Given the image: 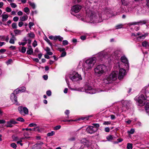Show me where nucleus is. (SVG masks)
Masks as SVG:
<instances>
[{
  "label": "nucleus",
  "mask_w": 149,
  "mask_h": 149,
  "mask_svg": "<svg viewBox=\"0 0 149 149\" xmlns=\"http://www.w3.org/2000/svg\"><path fill=\"white\" fill-rule=\"evenodd\" d=\"M88 6L86 8H88L86 10L87 15L88 16V19H89L90 22L91 23H98L102 21L103 20H105L107 19L102 17L101 13L97 12L96 13L93 11L92 10L89 9L88 8Z\"/></svg>",
  "instance_id": "nucleus-1"
},
{
  "label": "nucleus",
  "mask_w": 149,
  "mask_h": 149,
  "mask_svg": "<svg viewBox=\"0 0 149 149\" xmlns=\"http://www.w3.org/2000/svg\"><path fill=\"white\" fill-rule=\"evenodd\" d=\"M96 58L94 57L86 60L85 62L80 61L79 64H82L84 70L87 71L91 69L96 63Z\"/></svg>",
  "instance_id": "nucleus-2"
},
{
  "label": "nucleus",
  "mask_w": 149,
  "mask_h": 149,
  "mask_svg": "<svg viewBox=\"0 0 149 149\" xmlns=\"http://www.w3.org/2000/svg\"><path fill=\"white\" fill-rule=\"evenodd\" d=\"M107 70V67L104 65H97L95 68L94 71L96 75L100 76L103 74Z\"/></svg>",
  "instance_id": "nucleus-3"
},
{
  "label": "nucleus",
  "mask_w": 149,
  "mask_h": 149,
  "mask_svg": "<svg viewBox=\"0 0 149 149\" xmlns=\"http://www.w3.org/2000/svg\"><path fill=\"white\" fill-rule=\"evenodd\" d=\"M118 73L117 71L113 72L106 78L104 79V82L106 84H108L113 81L116 80L117 77Z\"/></svg>",
  "instance_id": "nucleus-4"
},
{
  "label": "nucleus",
  "mask_w": 149,
  "mask_h": 149,
  "mask_svg": "<svg viewBox=\"0 0 149 149\" xmlns=\"http://www.w3.org/2000/svg\"><path fill=\"white\" fill-rule=\"evenodd\" d=\"M70 78L73 81H77L82 79L81 75L76 72H74L72 75L70 76Z\"/></svg>",
  "instance_id": "nucleus-5"
},
{
  "label": "nucleus",
  "mask_w": 149,
  "mask_h": 149,
  "mask_svg": "<svg viewBox=\"0 0 149 149\" xmlns=\"http://www.w3.org/2000/svg\"><path fill=\"white\" fill-rule=\"evenodd\" d=\"M135 11L137 14H145L146 12L145 10L139 6H136L135 7Z\"/></svg>",
  "instance_id": "nucleus-6"
},
{
  "label": "nucleus",
  "mask_w": 149,
  "mask_h": 149,
  "mask_svg": "<svg viewBox=\"0 0 149 149\" xmlns=\"http://www.w3.org/2000/svg\"><path fill=\"white\" fill-rule=\"evenodd\" d=\"M81 6L79 5H75L73 6L71 8V14L73 15V12H74L75 13L79 12L81 9Z\"/></svg>",
  "instance_id": "nucleus-7"
},
{
  "label": "nucleus",
  "mask_w": 149,
  "mask_h": 149,
  "mask_svg": "<svg viewBox=\"0 0 149 149\" xmlns=\"http://www.w3.org/2000/svg\"><path fill=\"white\" fill-rule=\"evenodd\" d=\"M96 128H94L93 126H89L86 129V131L89 133L92 134L95 132L97 130Z\"/></svg>",
  "instance_id": "nucleus-8"
},
{
  "label": "nucleus",
  "mask_w": 149,
  "mask_h": 149,
  "mask_svg": "<svg viewBox=\"0 0 149 149\" xmlns=\"http://www.w3.org/2000/svg\"><path fill=\"white\" fill-rule=\"evenodd\" d=\"M126 74L125 70L121 68L120 69L118 74V79L120 80L122 79Z\"/></svg>",
  "instance_id": "nucleus-9"
},
{
  "label": "nucleus",
  "mask_w": 149,
  "mask_h": 149,
  "mask_svg": "<svg viewBox=\"0 0 149 149\" xmlns=\"http://www.w3.org/2000/svg\"><path fill=\"white\" fill-rule=\"evenodd\" d=\"M85 92L86 93L90 94H94L96 93V91L95 89H92V87L90 86H88L85 87Z\"/></svg>",
  "instance_id": "nucleus-10"
},
{
  "label": "nucleus",
  "mask_w": 149,
  "mask_h": 149,
  "mask_svg": "<svg viewBox=\"0 0 149 149\" xmlns=\"http://www.w3.org/2000/svg\"><path fill=\"white\" fill-rule=\"evenodd\" d=\"M121 53V52L119 50L115 51L113 54L112 57L114 58L117 59L120 57Z\"/></svg>",
  "instance_id": "nucleus-11"
},
{
  "label": "nucleus",
  "mask_w": 149,
  "mask_h": 149,
  "mask_svg": "<svg viewBox=\"0 0 149 149\" xmlns=\"http://www.w3.org/2000/svg\"><path fill=\"white\" fill-rule=\"evenodd\" d=\"M123 107L124 108H125L128 109H129L130 106V103L128 101H125L123 102Z\"/></svg>",
  "instance_id": "nucleus-12"
},
{
  "label": "nucleus",
  "mask_w": 149,
  "mask_h": 149,
  "mask_svg": "<svg viewBox=\"0 0 149 149\" xmlns=\"http://www.w3.org/2000/svg\"><path fill=\"white\" fill-rule=\"evenodd\" d=\"M81 143L83 145L86 146L87 147H89L91 145V143L89 141L86 139H83L81 140Z\"/></svg>",
  "instance_id": "nucleus-13"
},
{
  "label": "nucleus",
  "mask_w": 149,
  "mask_h": 149,
  "mask_svg": "<svg viewBox=\"0 0 149 149\" xmlns=\"http://www.w3.org/2000/svg\"><path fill=\"white\" fill-rule=\"evenodd\" d=\"M17 123L13 119L11 120L10 121H8L7 123L8 125H7V127H12L13 126L12 125H15L17 124Z\"/></svg>",
  "instance_id": "nucleus-14"
},
{
  "label": "nucleus",
  "mask_w": 149,
  "mask_h": 149,
  "mask_svg": "<svg viewBox=\"0 0 149 149\" xmlns=\"http://www.w3.org/2000/svg\"><path fill=\"white\" fill-rule=\"evenodd\" d=\"M121 60L122 62L127 65V68H129V64L127 58L125 56H122L121 57Z\"/></svg>",
  "instance_id": "nucleus-15"
},
{
  "label": "nucleus",
  "mask_w": 149,
  "mask_h": 149,
  "mask_svg": "<svg viewBox=\"0 0 149 149\" xmlns=\"http://www.w3.org/2000/svg\"><path fill=\"white\" fill-rule=\"evenodd\" d=\"M10 98L14 103H16L17 102V97L15 96L14 93H12L11 94Z\"/></svg>",
  "instance_id": "nucleus-16"
},
{
  "label": "nucleus",
  "mask_w": 149,
  "mask_h": 149,
  "mask_svg": "<svg viewBox=\"0 0 149 149\" xmlns=\"http://www.w3.org/2000/svg\"><path fill=\"white\" fill-rule=\"evenodd\" d=\"M84 146L81 143H77L75 144L74 148L75 149H83L84 148Z\"/></svg>",
  "instance_id": "nucleus-17"
},
{
  "label": "nucleus",
  "mask_w": 149,
  "mask_h": 149,
  "mask_svg": "<svg viewBox=\"0 0 149 149\" xmlns=\"http://www.w3.org/2000/svg\"><path fill=\"white\" fill-rule=\"evenodd\" d=\"M27 54H28L31 55L33 52V50L30 45H29L28 47V49L27 51Z\"/></svg>",
  "instance_id": "nucleus-18"
},
{
  "label": "nucleus",
  "mask_w": 149,
  "mask_h": 149,
  "mask_svg": "<svg viewBox=\"0 0 149 149\" xmlns=\"http://www.w3.org/2000/svg\"><path fill=\"white\" fill-rule=\"evenodd\" d=\"M138 102L139 103L138 105L140 106H143L145 103L144 101L139 98H138Z\"/></svg>",
  "instance_id": "nucleus-19"
},
{
  "label": "nucleus",
  "mask_w": 149,
  "mask_h": 149,
  "mask_svg": "<svg viewBox=\"0 0 149 149\" xmlns=\"http://www.w3.org/2000/svg\"><path fill=\"white\" fill-rule=\"evenodd\" d=\"M16 40V38L15 37L14 35H13V36L10 40L9 42L11 44H14L15 43V41Z\"/></svg>",
  "instance_id": "nucleus-20"
},
{
  "label": "nucleus",
  "mask_w": 149,
  "mask_h": 149,
  "mask_svg": "<svg viewBox=\"0 0 149 149\" xmlns=\"http://www.w3.org/2000/svg\"><path fill=\"white\" fill-rule=\"evenodd\" d=\"M2 21L3 22L6 21L8 17V15L7 14H3L2 15Z\"/></svg>",
  "instance_id": "nucleus-21"
},
{
  "label": "nucleus",
  "mask_w": 149,
  "mask_h": 149,
  "mask_svg": "<svg viewBox=\"0 0 149 149\" xmlns=\"http://www.w3.org/2000/svg\"><path fill=\"white\" fill-rule=\"evenodd\" d=\"M28 19V16L26 15L20 17V20L22 21H24Z\"/></svg>",
  "instance_id": "nucleus-22"
},
{
  "label": "nucleus",
  "mask_w": 149,
  "mask_h": 149,
  "mask_svg": "<svg viewBox=\"0 0 149 149\" xmlns=\"http://www.w3.org/2000/svg\"><path fill=\"white\" fill-rule=\"evenodd\" d=\"M41 148V146L38 145V144L37 143L34 145L33 147V149H40Z\"/></svg>",
  "instance_id": "nucleus-23"
},
{
  "label": "nucleus",
  "mask_w": 149,
  "mask_h": 149,
  "mask_svg": "<svg viewBox=\"0 0 149 149\" xmlns=\"http://www.w3.org/2000/svg\"><path fill=\"white\" fill-rule=\"evenodd\" d=\"M145 109L147 113H149V102L147 103L145 107Z\"/></svg>",
  "instance_id": "nucleus-24"
},
{
  "label": "nucleus",
  "mask_w": 149,
  "mask_h": 149,
  "mask_svg": "<svg viewBox=\"0 0 149 149\" xmlns=\"http://www.w3.org/2000/svg\"><path fill=\"white\" fill-rule=\"evenodd\" d=\"M142 46L144 47H147L149 46L148 42L146 41H143L142 42Z\"/></svg>",
  "instance_id": "nucleus-25"
},
{
  "label": "nucleus",
  "mask_w": 149,
  "mask_h": 149,
  "mask_svg": "<svg viewBox=\"0 0 149 149\" xmlns=\"http://www.w3.org/2000/svg\"><path fill=\"white\" fill-rule=\"evenodd\" d=\"M138 23V25H139V24H140L141 25H143L144 24H145L147 22L146 21V20H142V21H140L137 22Z\"/></svg>",
  "instance_id": "nucleus-26"
},
{
  "label": "nucleus",
  "mask_w": 149,
  "mask_h": 149,
  "mask_svg": "<svg viewBox=\"0 0 149 149\" xmlns=\"http://www.w3.org/2000/svg\"><path fill=\"white\" fill-rule=\"evenodd\" d=\"M14 32L16 34H20L22 32V31L18 29H15L14 31Z\"/></svg>",
  "instance_id": "nucleus-27"
},
{
  "label": "nucleus",
  "mask_w": 149,
  "mask_h": 149,
  "mask_svg": "<svg viewBox=\"0 0 149 149\" xmlns=\"http://www.w3.org/2000/svg\"><path fill=\"white\" fill-rule=\"evenodd\" d=\"M49 38L50 39L53 40H57V36H50L49 37Z\"/></svg>",
  "instance_id": "nucleus-28"
},
{
  "label": "nucleus",
  "mask_w": 149,
  "mask_h": 149,
  "mask_svg": "<svg viewBox=\"0 0 149 149\" xmlns=\"http://www.w3.org/2000/svg\"><path fill=\"white\" fill-rule=\"evenodd\" d=\"M147 35H148L147 34H145L144 35H143L141 36H139L137 38V39H144L146 37V36H147Z\"/></svg>",
  "instance_id": "nucleus-29"
},
{
  "label": "nucleus",
  "mask_w": 149,
  "mask_h": 149,
  "mask_svg": "<svg viewBox=\"0 0 149 149\" xmlns=\"http://www.w3.org/2000/svg\"><path fill=\"white\" fill-rule=\"evenodd\" d=\"M127 148L128 149H132V143H128L127 144Z\"/></svg>",
  "instance_id": "nucleus-30"
},
{
  "label": "nucleus",
  "mask_w": 149,
  "mask_h": 149,
  "mask_svg": "<svg viewBox=\"0 0 149 149\" xmlns=\"http://www.w3.org/2000/svg\"><path fill=\"white\" fill-rule=\"evenodd\" d=\"M24 136L25 138H28L29 137V133L27 132H25L24 133Z\"/></svg>",
  "instance_id": "nucleus-31"
},
{
  "label": "nucleus",
  "mask_w": 149,
  "mask_h": 149,
  "mask_svg": "<svg viewBox=\"0 0 149 149\" xmlns=\"http://www.w3.org/2000/svg\"><path fill=\"white\" fill-rule=\"evenodd\" d=\"M23 112L25 114H28V110L26 107H24L23 108Z\"/></svg>",
  "instance_id": "nucleus-32"
},
{
  "label": "nucleus",
  "mask_w": 149,
  "mask_h": 149,
  "mask_svg": "<svg viewBox=\"0 0 149 149\" xmlns=\"http://www.w3.org/2000/svg\"><path fill=\"white\" fill-rule=\"evenodd\" d=\"M107 139L108 140L110 141L113 139V136L111 135H109L107 136Z\"/></svg>",
  "instance_id": "nucleus-33"
},
{
  "label": "nucleus",
  "mask_w": 149,
  "mask_h": 149,
  "mask_svg": "<svg viewBox=\"0 0 149 149\" xmlns=\"http://www.w3.org/2000/svg\"><path fill=\"white\" fill-rule=\"evenodd\" d=\"M91 117V116H87L85 117H82L80 118H79V120H80V119H81L82 120H88L90 117Z\"/></svg>",
  "instance_id": "nucleus-34"
},
{
  "label": "nucleus",
  "mask_w": 149,
  "mask_h": 149,
  "mask_svg": "<svg viewBox=\"0 0 149 149\" xmlns=\"http://www.w3.org/2000/svg\"><path fill=\"white\" fill-rule=\"evenodd\" d=\"M134 129H131L130 131H127L128 133L129 134H133L134 132Z\"/></svg>",
  "instance_id": "nucleus-35"
},
{
  "label": "nucleus",
  "mask_w": 149,
  "mask_h": 149,
  "mask_svg": "<svg viewBox=\"0 0 149 149\" xmlns=\"http://www.w3.org/2000/svg\"><path fill=\"white\" fill-rule=\"evenodd\" d=\"M29 5L33 8L35 9L36 7L35 4L34 3H32L31 2H29Z\"/></svg>",
  "instance_id": "nucleus-36"
},
{
  "label": "nucleus",
  "mask_w": 149,
  "mask_h": 149,
  "mask_svg": "<svg viewBox=\"0 0 149 149\" xmlns=\"http://www.w3.org/2000/svg\"><path fill=\"white\" fill-rule=\"evenodd\" d=\"M27 35L30 37L33 38L34 37L35 35L33 33H29Z\"/></svg>",
  "instance_id": "nucleus-37"
},
{
  "label": "nucleus",
  "mask_w": 149,
  "mask_h": 149,
  "mask_svg": "<svg viewBox=\"0 0 149 149\" xmlns=\"http://www.w3.org/2000/svg\"><path fill=\"white\" fill-rule=\"evenodd\" d=\"M123 25L122 24H119L117 25L116 26V29H120L122 28Z\"/></svg>",
  "instance_id": "nucleus-38"
},
{
  "label": "nucleus",
  "mask_w": 149,
  "mask_h": 149,
  "mask_svg": "<svg viewBox=\"0 0 149 149\" xmlns=\"http://www.w3.org/2000/svg\"><path fill=\"white\" fill-rule=\"evenodd\" d=\"M70 113V111L69 110H67L65 112V113L67 115V118H69V114Z\"/></svg>",
  "instance_id": "nucleus-39"
},
{
  "label": "nucleus",
  "mask_w": 149,
  "mask_h": 149,
  "mask_svg": "<svg viewBox=\"0 0 149 149\" xmlns=\"http://www.w3.org/2000/svg\"><path fill=\"white\" fill-rule=\"evenodd\" d=\"M139 98L141 99L142 100H143L144 101H145L146 99V98L144 97V95H141L139 96Z\"/></svg>",
  "instance_id": "nucleus-40"
},
{
  "label": "nucleus",
  "mask_w": 149,
  "mask_h": 149,
  "mask_svg": "<svg viewBox=\"0 0 149 149\" xmlns=\"http://www.w3.org/2000/svg\"><path fill=\"white\" fill-rule=\"evenodd\" d=\"M16 120L21 122H24V119L23 118L21 117H19L17 118Z\"/></svg>",
  "instance_id": "nucleus-41"
},
{
  "label": "nucleus",
  "mask_w": 149,
  "mask_h": 149,
  "mask_svg": "<svg viewBox=\"0 0 149 149\" xmlns=\"http://www.w3.org/2000/svg\"><path fill=\"white\" fill-rule=\"evenodd\" d=\"M26 48L24 47H22L21 52L22 53H24L26 51Z\"/></svg>",
  "instance_id": "nucleus-42"
},
{
  "label": "nucleus",
  "mask_w": 149,
  "mask_h": 149,
  "mask_svg": "<svg viewBox=\"0 0 149 149\" xmlns=\"http://www.w3.org/2000/svg\"><path fill=\"white\" fill-rule=\"evenodd\" d=\"M54 133L55 132L54 131H52L51 132L48 133L47 135L49 136H52L54 134Z\"/></svg>",
  "instance_id": "nucleus-43"
},
{
  "label": "nucleus",
  "mask_w": 149,
  "mask_h": 149,
  "mask_svg": "<svg viewBox=\"0 0 149 149\" xmlns=\"http://www.w3.org/2000/svg\"><path fill=\"white\" fill-rule=\"evenodd\" d=\"M21 90H19V89H17L15 90L13 92V93L15 94H17L19 93L20 92Z\"/></svg>",
  "instance_id": "nucleus-44"
},
{
  "label": "nucleus",
  "mask_w": 149,
  "mask_h": 149,
  "mask_svg": "<svg viewBox=\"0 0 149 149\" xmlns=\"http://www.w3.org/2000/svg\"><path fill=\"white\" fill-rule=\"evenodd\" d=\"M45 40L51 46H52V44L50 42V40L48 38H46Z\"/></svg>",
  "instance_id": "nucleus-45"
},
{
  "label": "nucleus",
  "mask_w": 149,
  "mask_h": 149,
  "mask_svg": "<svg viewBox=\"0 0 149 149\" xmlns=\"http://www.w3.org/2000/svg\"><path fill=\"white\" fill-rule=\"evenodd\" d=\"M11 146L13 148L16 149L17 147V145L16 144L14 143H12L11 144Z\"/></svg>",
  "instance_id": "nucleus-46"
},
{
  "label": "nucleus",
  "mask_w": 149,
  "mask_h": 149,
  "mask_svg": "<svg viewBox=\"0 0 149 149\" xmlns=\"http://www.w3.org/2000/svg\"><path fill=\"white\" fill-rule=\"evenodd\" d=\"M12 26L13 29H16L17 26L16 23H13L12 24Z\"/></svg>",
  "instance_id": "nucleus-47"
},
{
  "label": "nucleus",
  "mask_w": 149,
  "mask_h": 149,
  "mask_svg": "<svg viewBox=\"0 0 149 149\" xmlns=\"http://www.w3.org/2000/svg\"><path fill=\"white\" fill-rule=\"evenodd\" d=\"M18 110L19 111V112L21 113L22 114L23 113V109L22 108V107H19L18 108Z\"/></svg>",
  "instance_id": "nucleus-48"
},
{
  "label": "nucleus",
  "mask_w": 149,
  "mask_h": 149,
  "mask_svg": "<svg viewBox=\"0 0 149 149\" xmlns=\"http://www.w3.org/2000/svg\"><path fill=\"white\" fill-rule=\"evenodd\" d=\"M58 39L59 41H61L63 39V38L60 36H57V40Z\"/></svg>",
  "instance_id": "nucleus-49"
},
{
  "label": "nucleus",
  "mask_w": 149,
  "mask_h": 149,
  "mask_svg": "<svg viewBox=\"0 0 149 149\" xmlns=\"http://www.w3.org/2000/svg\"><path fill=\"white\" fill-rule=\"evenodd\" d=\"M61 128V126L60 125H58L57 126H56L54 128V130H58L60 129Z\"/></svg>",
  "instance_id": "nucleus-50"
},
{
  "label": "nucleus",
  "mask_w": 149,
  "mask_h": 149,
  "mask_svg": "<svg viewBox=\"0 0 149 149\" xmlns=\"http://www.w3.org/2000/svg\"><path fill=\"white\" fill-rule=\"evenodd\" d=\"M93 125L94 126V128H96L97 129V128L99 127H100V125L98 124L94 123L93 124Z\"/></svg>",
  "instance_id": "nucleus-51"
},
{
  "label": "nucleus",
  "mask_w": 149,
  "mask_h": 149,
  "mask_svg": "<svg viewBox=\"0 0 149 149\" xmlns=\"http://www.w3.org/2000/svg\"><path fill=\"white\" fill-rule=\"evenodd\" d=\"M34 25L33 23L32 22H30L29 24V27L30 29H31V27Z\"/></svg>",
  "instance_id": "nucleus-52"
},
{
  "label": "nucleus",
  "mask_w": 149,
  "mask_h": 149,
  "mask_svg": "<svg viewBox=\"0 0 149 149\" xmlns=\"http://www.w3.org/2000/svg\"><path fill=\"white\" fill-rule=\"evenodd\" d=\"M66 52L65 51L62 52L61 55V57H63L65 56L66 55Z\"/></svg>",
  "instance_id": "nucleus-53"
},
{
  "label": "nucleus",
  "mask_w": 149,
  "mask_h": 149,
  "mask_svg": "<svg viewBox=\"0 0 149 149\" xmlns=\"http://www.w3.org/2000/svg\"><path fill=\"white\" fill-rule=\"evenodd\" d=\"M6 11L7 12H10L12 10L11 8H9V7H6Z\"/></svg>",
  "instance_id": "nucleus-54"
},
{
  "label": "nucleus",
  "mask_w": 149,
  "mask_h": 149,
  "mask_svg": "<svg viewBox=\"0 0 149 149\" xmlns=\"http://www.w3.org/2000/svg\"><path fill=\"white\" fill-rule=\"evenodd\" d=\"M10 5L11 7L13 8H15L17 7V5L16 4L14 3H12L10 4Z\"/></svg>",
  "instance_id": "nucleus-55"
},
{
  "label": "nucleus",
  "mask_w": 149,
  "mask_h": 149,
  "mask_svg": "<svg viewBox=\"0 0 149 149\" xmlns=\"http://www.w3.org/2000/svg\"><path fill=\"white\" fill-rule=\"evenodd\" d=\"M37 124L36 123H31L29 124V126L30 127H35L37 126Z\"/></svg>",
  "instance_id": "nucleus-56"
},
{
  "label": "nucleus",
  "mask_w": 149,
  "mask_h": 149,
  "mask_svg": "<svg viewBox=\"0 0 149 149\" xmlns=\"http://www.w3.org/2000/svg\"><path fill=\"white\" fill-rule=\"evenodd\" d=\"M138 24V23L136 22H134L129 23L128 24L129 26L132 25H136Z\"/></svg>",
  "instance_id": "nucleus-57"
},
{
  "label": "nucleus",
  "mask_w": 149,
  "mask_h": 149,
  "mask_svg": "<svg viewBox=\"0 0 149 149\" xmlns=\"http://www.w3.org/2000/svg\"><path fill=\"white\" fill-rule=\"evenodd\" d=\"M68 44V42L66 40H63V45H67Z\"/></svg>",
  "instance_id": "nucleus-58"
},
{
  "label": "nucleus",
  "mask_w": 149,
  "mask_h": 149,
  "mask_svg": "<svg viewBox=\"0 0 149 149\" xmlns=\"http://www.w3.org/2000/svg\"><path fill=\"white\" fill-rule=\"evenodd\" d=\"M111 123V122L110 121H105L104 122L103 124L104 125H106L110 124Z\"/></svg>",
  "instance_id": "nucleus-59"
},
{
  "label": "nucleus",
  "mask_w": 149,
  "mask_h": 149,
  "mask_svg": "<svg viewBox=\"0 0 149 149\" xmlns=\"http://www.w3.org/2000/svg\"><path fill=\"white\" fill-rule=\"evenodd\" d=\"M75 140V138L74 137H72L68 139V140L70 141H74Z\"/></svg>",
  "instance_id": "nucleus-60"
},
{
  "label": "nucleus",
  "mask_w": 149,
  "mask_h": 149,
  "mask_svg": "<svg viewBox=\"0 0 149 149\" xmlns=\"http://www.w3.org/2000/svg\"><path fill=\"white\" fill-rule=\"evenodd\" d=\"M19 90H21L20 91V92H23L26 90V88L24 87H23L21 89H19Z\"/></svg>",
  "instance_id": "nucleus-61"
},
{
  "label": "nucleus",
  "mask_w": 149,
  "mask_h": 149,
  "mask_svg": "<svg viewBox=\"0 0 149 149\" xmlns=\"http://www.w3.org/2000/svg\"><path fill=\"white\" fill-rule=\"evenodd\" d=\"M19 19V18L17 17H15L13 18V20L15 22H17Z\"/></svg>",
  "instance_id": "nucleus-62"
},
{
  "label": "nucleus",
  "mask_w": 149,
  "mask_h": 149,
  "mask_svg": "<svg viewBox=\"0 0 149 149\" xmlns=\"http://www.w3.org/2000/svg\"><path fill=\"white\" fill-rule=\"evenodd\" d=\"M33 46L34 47H36L37 45V42L36 40H35L32 44Z\"/></svg>",
  "instance_id": "nucleus-63"
},
{
  "label": "nucleus",
  "mask_w": 149,
  "mask_h": 149,
  "mask_svg": "<svg viewBox=\"0 0 149 149\" xmlns=\"http://www.w3.org/2000/svg\"><path fill=\"white\" fill-rule=\"evenodd\" d=\"M46 94L48 96H50L51 95V92L50 91H47Z\"/></svg>",
  "instance_id": "nucleus-64"
}]
</instances>
